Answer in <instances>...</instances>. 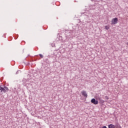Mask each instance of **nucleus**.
Wrapping results in <instances>:
<instances>
[{"instance_id": "f257e3e1", "label": "nucleus", "mask_w": 128, "mask_h": 128, "mask_svg": "<svg viewBox=\"0 0 128 128\" xmlns=\"http://www.w3.org/2000/svg\"><path fill=\"white\" fill-rule=\"evenodd\" d=\"M8 90V88L4 86V88L0 86V94H4L6 93V92Z\"/></svg>"}, {"instance_id": "f03ea898", "label": "nucleus", "mask_w": 128, "mask_h": 128, "mask_svg": "<svg viewBox=\"0 0 128 128\" xmlns=\"http://www.w3.org/2000/svg\"><path fill=\"white\" fill-rule=\"evenodd\" d=\"M118 20L116 18H112V24H116Z\"/></svg>"}, {"instance_id": "7ed1b4c3", "label": "nucleus", "mask_w": 128, "mask_h": 128, "mask_svg": "<svg viewBox=\"0 0 128 128\" xmlns=\"http://www.w3.org/2000/svg\"><path fill=\"white\" fill-rule=\"evenodd\" d=\"M92 104H98V102L94 98H92L91 100Z\"/></svg>"}, {"instance_id": "20e7f679", "label": "nucleus", "mask_w": 128, "mask_h": 128, "mask_svg": "<svg viewBox=\"0 0 128 128\" xmlns=\"http://www.w3.org/2000/svg\"><path fill=\"white\" fill-rule=\"evenodd\" d=\"M81 93L82 96H83L85 98H88V94H86V92L82 90Z\"/></svg>"}, {"instance_id": "39448f33", "label": "nucleus", "mask_w": 128, "mask_h": 128, "mask_svg": "<svg viewBox=\"0 0 128 128\" xmlns=\"http://www.w3.org/2000/svg\"><path fill=\"white\" fill-rule=\"evenodd\" d=\"M108 128H115L116 126H114V125L110 124L108 125Z\"/></svg>"}, {"instance_id": "423d86ee", "label": "nucleus", "mask_w": 128, "mask_h": 128, "mask_svg": "<svg viewBox=\"0 0 128 128\" xmlns=\"http://www.w3.org/2000/svg\"><path fill=\"white\" fill-rule=\"evenodd\" d=\"M105 28H106V30H110V26H105Z\"/></svg>"}, {"instance_id": "0eeeda50", "label": "nucleus", "mask_w": 128, "mask_h": 128, "mask_svg": "<svg viewBox=\"0 0 128 128\" xmlns=\"http://www.w3.org/2000/svg\"><path fill=\"white\" fill-rule=\"evenodd\" d=\"M116 128H122L120 125H117L116 126Z\"/></svg>"}, {"instance_id": "6e6552de", "label": "nucleus", "mask_w": 128, "mask_h": 128, "mask_svg": "<svg viewBox=\"0 0 128 128\" xmlns=\"http://www.w3.org/2000/svg\"><path fill=\"white\" fill-rule=\"evenodd\" d=\"M39 56H40L42 58H44V56H42V54H40Z\"/></svg>"}, {"instance_id": "1a4fd4ad", "label": "nucleus", "mask_w": 128, "mask_h": 128, "mask_svg": "<svg viewBox=\"0 0 128 128\" xmlns=\"http://www.w3.org/2000/svg\"><path fill=\"white\" fill-rule=\"evenodd\" d=\"M105 98L106 100H108V96H106Z\"/></svg>"}, {"instance_id": "9d476101", "label": "nucleus", "mask_w": 128, "mask_h": 128, "mask_svg": "<svg viewBox=\"0 0 128 128\" xmlns=\"http://www.w3.org/2000/svg\"><path fill=\"white\" fill-rule=\"evenodd\" d=\"M102 128H107L106 126H104Z\"/></svg>"}, {"instance_id": "9b49d317", "label": "nucleus", "mask_w": 128, "mask_h": 128, "mask_svg": "<svg viewBox=\"0 0 128 128\" xmlns=\"http://www.w3.org/2000/svg\"><path fill=\"white\" fill-rule=\"evenodd\" d=\"M102 102H104V100H102Z\"/></svg>"}]
</instances>
